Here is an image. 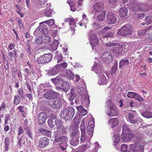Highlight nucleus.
<instances>
[{
    "mask_svg": "<svg viewBox=\"0 0 152 152\" xmlns=\"http://www.w3.org/2000/svg\"><path fill=\"white\" fill-rule=\"evenodd\" d=\"M81 124L80 126V129L81 132L80 140L82 142H84L86 141H88L92 137L94 128L92 126L90 125L87 126V134L88 135H86L85 132V122L84 120L82 121Z\"/></svg>",
    "mask_w": 152,
    "mask_h": 152,
    "instance_id": "f257e3e1",
    "label": "nucleus"
},
{
    "mask_svg": "<svg viewBox=\"0 0 152 152\" xmlns=\"http://www.w3.org/2000/svg\"><path fill=\"white\" fill-rule=\"evenodd\" d=\"M133 31L132 28L129 25L126 24L122 26L117 33L118 36L129 37L132 34Z\"/></svg>",
    "mask_w": 152,
    "mask_h": 152,
    "instance_id": "f03ea898",
    "label": "nucleus"
},
{
    "mask_svg": "<svg viewBox=\"0 0 152 152\" xmlns=\"http://www.w3.org/2000/svg\"><path fill=\"white\" fill-rule=\"evenodd\" d=\"M78 91L81 96L82 102H85L87 104L89 103V97L87 93L86 88L79 86Z\"/></svg>",
    "mask_w": 152,
    "mask_h": 152,
    "instance_id": "7ed1b4c3",
    "label": "nucleus"
},
{
    "mask_svg": "<svg viewBox=\"0 0 152 152\" xmlns=\"http://www.w3.org/2000/svg\"><path fill=\"white\" fill-rule=\"evenodd\" d=\"M52 58V55L51 54H45L37 58V62L39 64H44L50 62L51 61Z\"/></svg>",
    "mask_w": 152,
    "mask_h": 152,
    "instance_id": "20e7f679",
    "label": "nucleus"
},
{
    "mask_svg": "<svg viewBox=\"0 0 152 152\" xmlns=\"http://www.w3.org/2000/svg\"><path fill=\"white\" fill-rule=\"evenodd\" d=\"M129 3H128V6L130 10L134 12L139 11V2L136 0H129Z\"/></svg>",
    "mask_w": 152,
    "mask_h": 152,
    "instance_id": "39448f33",
    "label": "nucleus"
},
{
    "mask_svg": "<svg viewBox=\"0 0 152 152\" xmlns=\"http://www.w3.org/2000/svg\"><path fill=\"white\" fill-rule=\"evenodd\" d=\"M53 83L56 85H61V87L60 89L62 91H64L65 93L66 92V84L61 78L56 77L52 79Z\"/></svg>",
    "mask_w": 152,
    "mask_h": 152,
    "instance_id": "423d86ee",
    "label": "nucleus"
},
{
    "mask_svg": "<svg viewBox=\"0 0 152 152\" xmlns=\"http://www.w3.org/2000/svg\"><path fill=\"white\" fill-rule=\"evenodd\" d=\"M48 31L46 25L41 24L35 30L34 32V34L37 33V32L40 34H46L48 33Z\"/></svg>",
    "mask_w": 152,
    "mask_h": 152,
    "instance_id": "0eeeda50",
    "label": "nucleus"
},
{
    "mask_svg": "<svg viewBox=\"0 0 152 152\" xmlns=\"http://www.w3.org/2000/svg\"><path fill=\"white\" fill-rule=\"evenodd\" d=\"M107 21L109 24L115 23L117 20L115 14L112 12H109L106 15Z\"/></svg>",
    "mask_w": 152,
    "mask_h": 152,
    "instance_id": "6e6552de",
    "label": "nucleus"
},
{
    "mask_svg": "<svg viewBox=\"0 0 152 152\" xmlns=\"http://www.w3.org/2000/svg\"><path fill=\"white\" fill-rule=\"evenodd\" d=\"M77 131L75 130L72 132V138L70 141V144L73 146L77 145L79 143V136Z\"/></svg>",
    "mask_w": 152,
    "mask_h": 152,
    "instance_id": "1a4fd4ad",
    "label": "nucleus"
},
{
    "mask_svg": "<svg viewBox=\"0 0 152 152\" xmlns=\"http://www.w3.org/2000/svg\"><path fill=\"white\" fill-rule=\"evenodd\" d=\"M48 104L53 108H58L62 106V103L61 100L57 99L55 100L49 101L48 102Z\"/></svg>",
    "mask_w": 152,
    "mask_h": 152,
    "instance_id": "9d476101",
    "label": "nucleus"
},
{
    "mask_svg": "<svg viewBox=\"0 0 152 152\" xmlns=\"http://www.w3.org/2000/svg\"><path fill=\"white\" fill-rule=\"evenodd\" d=\"M90 35V37L89 39L90 40V43L91 45L93 47H95L99 45V41L98 38L96 35L95 34H89Z\"/></svg>",
    "mask_w": 152,
    "mask_h": 152,
    "instance_id": "9b49d317",
    "label": "nucleus"
},
{
    "mask_svg": "<svg viewBox=\"0 0 152 152\" xmlns=\"http://www.w3.org/2000/svg\"><path fill=\"white\" fill-rule=\"evenodd\" d=\"M113 59L111 53L109 52L104 53L102 56V60L104 63L109 64L111 62Z\"/></svg>",
    "mask_w": 152,
    "mask_h": 152,
    "instance_id": "f8f14e48",
    "label": "nucleus"
},
{
    "mask_svg": "<svg viewBox=\"0 0 152 152\" xmlns=\"http://www.w3.org/2000/svg\"><path fill=\"white\" fill-rule=\"evenodd\" d=\"M124 45H118L113 47L112 50L116 54H121L124 50Z\"/></svg>",
    "mask_w": 152,
    "mask_h": 152,
    "instance_id": "ddd939ff",
    "label": "nucleus"
},
{
    "mask_svg": "<svg viewBox=\"0 0 152 152\" xmlns=\"http://www.w3.org/2000/svg\"><path fill=\"white\" fill-rule=\"evenodd\" d=\"M107 114L110 116H114L118 114V108L116 106L111 107L110 110L107 113Z\"/></svg>",
    "mask_w": 152,
    "mask_h": 152,
    "instance_id": "4468645a",
    "label": "nucleus"
},
{
    "mask_svg": "<svg viewBox=\"0 0 152 152\" xmlns=\"http://www.w3.org/2000/svg\"><path fill=\"white\" fill-rule=\"evenodd\" d=\"M38 143V146L41 148H43L48 145L49 143V140L44 137L39 140Z\"/></svg>",
    "mask_w": 152,
    "mask_h": 152,
    "instance_id": "2eb2a0df",
    "label": "nucleus"
},
{
    "mask_svg": "<svg viewBox=\"0 0 152 152\" xmlns=\"http://www.w3.org/2000/svg\"><path fill=\"white\" fill-rule=\"evenodd\" d=\"M48 118L47 114L44 112L40 113L38 115V119L40 124H42Z\"/></svg>",
    "mask_w": 152,
    "mask_h": 152,
    "instance_id": "dca6fc26",
    "label": "nucleus"
},
{
    "mask_svg": "<svg viewBox=\"0 0 152 152\" xmlns=\"http://www.w3.org/2000/svg\"><path fill=\"white\" fill-rule=\"evenodd\" d=\"M134 136V135L132 133L131 131L128 132L122 133L121 138L124 142H127L129 140L132 138Z\"/></svg>",
    "mask_w": 152,
    "mask_h": 152,
    "instance_id": "f3484780",
    "label": "nucleus"
},
{
    "mask_svg": "<svg viewBox=\"0 0 152 152\" xmlns=\"http://www.w3.org/2000/svg\"><path fill=\"white\" fill-rule=\"evenodd\" d=\"M57 96V94L53 91L46 92L43 95L44 97L47 99L56 98Z\"/></svg>",
    "mask_w": 152,
    "mask_h": 152,
    "instance_id": "a211bd4d",
    "label": "nucleus"
},
{
    "mask_svg": "<svg viewBox=\"0 0 152 152\" xmlns=\"http://www.w3.org/2000/svg\"><path fill=\"white\" fill-rule=\"evenodd\" d=\"M102 67L101 65L95 63L94 65L92 68V70H94L95 72L97 74H100L102 73Z\"/></svg>",
    "mask_w": 152,
    "mask_h": 152,
    "instance_id": "6ab92c4d",
    "label": "nucleus"
},
{
    "mask_svg": "<svg viewBox=\"0 0 152 152\" xmlns=\"http://www.w3.org/2000/svg\"><path fill=\"white\" fill-rule=\"evenodd\" d=\"M107 82V79L106 78L105 75L103 73H101L100 74L99 77L98 83L99 85L106 84Z\"/></svg>",
    "mask_w": 152,
    "mask_h": 152,
    "instance_id": "aec40b11",
    "label": "nucleus"
},
{
    "mask_svg": "<svg viewBox=\"0 0 152 152\" xmlns=\"http://www.w3.org/2000/svg\"><path fill=\"white\" fill-rule=\"evenodd\" d=\"M104 3L102 2H99L96 3L94 6L93 8L94 10L99 12L102 10L104 6Z\"/></svg>",
    "mask_w": 152,
    "mask_h": 152,
    "instance_id": "412c9836",
    "label": "nucleus"
},
{
    "mask_svg": "<svg viewBox=\"0 0 152 152\" xmlns=\"http://www.w3.org/2000/svg\"><path fill=\"white\" fill-rule=\"evenodd\" d=\"M151 27H148L144 29L140 30L137 31V35L140 37H142L145 34H148L150 31Z\"/></svg>",
    "mask_w": 152,
    "mask_h": 152,
    "instance_id": "4be33fe9",
    "label": "nucleus"
},
{
    "mask_svg": "<svg viewBox=\"0 0 152 152\" xmlns=\"http://www.w3.org/2000/svg\"><path fill=\"white\" fill-rule=\"evenodd\" d=\"M127 12V9L125 7L123 8H121L118 11V15L120 17H124L126 15Z\"/></svg>",
    "mask_w": 152,
    "mask_h": 152,
    "instance_id": "5701e85b",
    "label": "nucleus"
},
{
    "mask_svg": "<svg viewBox=\"0 0 152 152\" xmlns=\"http://www.w3.org/2000/svg\"><path fill=\"white\" fill-rule=\"evenodd\" d=\"M139 10L145 12L149 9V5L147 3H141L139 2Z\"/></svg>",
    "mask_w": 152,
    "mask_h": 152,
    "instance_id": "b1692460",
    "label": "nucleus"
},
{
    "mask_svg": "<svg viewBox=\"0 0 152 152\" xmlns=\"http://www.w3.org/2000/svg\"><path fill=\"white\" fill-rule=\"evenodd\" d=\"M74 113V109L72 107H70L67 108V116H68V119L72 118Z\"/></svg>",
    "mask_w": 152,
    "mask_h": 152,
    "instance_id": "393cba45",
    "label": "nucleus"
},
{
    "mask_svg": "<svg viewBox=\"0 0 152 152\" xmlns=\"http://www.w3.org/2000/svg\"><path fill=\"white\" fill-rule=\"evenodd\" d=\"M51 118L49 119L48 121V123L49 126L51 128L55 126V125L53 124L54 122L55 121V119L56 118V117L54 115H51Z\"/></svg>",
    "mask_w": 152,
    "mask_h": 152,
    "instance_id": "a878e982",
    "label": "nucleus"
},
{
    "mask_svg": "<svg viewBox=\"0 0 152 152\" xmlns=\"http://www.w3.org/2000/svg\"><path fill=\"white\" fill-rule=\"evenodd\" d=\"M119 121L116 118H111L109 121L108 124H110L112 127L116 126L119 123Z\"/></svg>",
    "mask_w": 152,
    "mask_h": 152,
    "instance_id": "bb28decb",
    "label": "nucleus"
},
{
    "mask_svg": "<svg viewBox=\"0 0 152 152\" xmlns=\"http://www.w3.org/2000/svg\"><path fill=\"white\" fill-rule=\"evenodd\" d=\"M55 59L57 60V62L58 63L63 61V59L61 54L58 51L55 53Z\"/></svg>",
    "mask_w": 152,
    "mask_h": 152,
    "instance_id": "cd10ccee",
    "label": "nucleus"
},
{
    "mask_svg": "<svg viewBox=\"0 0 152 152\" xmlns=\"http://www.w3.org/2000/svg\"><path fill=\"white\" fill-rule=\"evenodd\" d=\"M89 147L88 144H86L85 145H82L78 147L77 149L79 152H84Z\"/></svg>",
    "mask_w": 152,
    "mask_h": 152,
    "instance_id": "c85d7f7f",
    "label": "nucleus"
},
{
    "mask_svg": "<svg viewBox=\"0 0 152 152\" xmlns=\"http://www.w3.org/2000/svg\"><path fill=\"white\" fill-rule=\"evenodd\" d=\"M58 44V41L55 39L53 43L50 45L49 48L53 50H55L57 48Z\"/></svg>",
    "mask_w": 152,
    "mask_h": 152,
    "instance_id": "c756f323",
    "label": "nucleus"
},
{
    "mask_svg": "<svg viewBox=\"0 0 152 152\" xmlns=\"http://www.w3.org/2000/svg\"><path fill=\"white\" fill-rule=\"evenodd\" d=\"M137 147V145L136 144H132L129 145V149L127 152H137L136 149Z\"/></svg>",
    "mask_w": 152,
    "mask_h": 152,
    "instance_id": "7c9ffc66",
    "label": "nucleus"
},
{
    "mask_svg": "<svg viewBox=\"0 0 152 152\" xmlns=\"http://www.w3.org/2000/svg\"><path fill=\"white\" fill-rule=\"evenodd\" d=\"M42 42L43 43H48L51 41V39L50 36H42Z\"/></svg>",
    "mask_w": 152,
    "mask_h": 152,
    "instance_id": "2f4dec72",
    "label": "nucleus"
},
{
    "mask_svg": "<svg viewBox=\"0 0 152 152\" xmlns=\"http://www.w3.org/2000/svg\"><path fill=\"white\" fill-rule=\"evenodd\" d=\"M134 115L133 114L129 113L128 114V118L129 121L132 124L136 123L137 122V119H133Z\"/></svg>",
    "mask_w": 152,
    "mask_h": 152,
    "instance_id": "473e14b6",
    "label": "nucleus"
},
{
    "mask_svg": "<svg viewBox=\"0 0 152 152\" xmlns=\"http://www.w3.org/2000/svg\"><path fill=\"white\" fill-rule=\"evenodd\" d=\"M75 89L74 88H72L71 89L70 92V94L69 98V99L70 101H72L73 100L74 98L75 97Z\"/></svg>",
    "mask_w": 152,
    "mask_h": 152,
    "instance_id": "72a5a7b5",
    "label": "nucleus"
},
{
    "mask_svg": "<svg viewBox=\"0 0 152 152\" xmlns=\"http://www.w3.org/2000/svg\"><path fill=\"white\" fill-rule=\"evenodd\" d=\"M129 64L128 59H124L121 60L119 62V68H122V66L124 65H127Z\"/></svg>",
    "mask_w": 152,
    "mask_h": 152,
    "instance_id": "f704fd0d",
    "label": "nucleus"
},
{
    "mask_svg": "<svg viewBox=\"0 0 152 152\" xmlns=\"http://www.w3.org/2000/svg\"><path fill=\"white\" fill-rule=\"evenodd\" d=\"M55 124L57 129H60L63 127L61 121L59 120H55Z\"/></svg>",
    "mask_w": 152,
    "mask_h": 152,
    "instance_id": "c9c22d12",
    "label": "nucleus"
},
{
    "mask_svg": "<svg viewBox=\"0 0 152 152\" xmlns=\"http://www.w3.org/2000/svg\"><path fill=\"white\" fill-rule=\"evenodd\" d=\"M114 140V142L115 145H117L119 142V138L118 135L117 134H115L113 136Z\"/></svg>",
    "mask_w": 152,
    "mask_h": 152,
    "instance_id": "e433bc0d",
    "label": "nucleus"
},
{
    "mask_svg": "<svg viewBox=\"0 0 152 152\" xmlns=\"http://www.w3.org/2000/svg\"><path fill=\"white\" fill-rule=\"evenodd\" d=\"M142 115L143 116L146 118H150L152 117V113L150 112H145Z\"/></svg>",
    "mask_w": 152,
    "mask_h": 152,
    "instance_id": "4c0bfd02",
    "label": "nucleus"
},
{
    "mask_svg": "<svg viewBox=\"0 0 152 152\" xmlns=\"http://www.w3.org/2000/svg\"><path fill=\"white\" fill-rule=\"evenodd\" d=\"M68 4L70 7L71 10L72 11H75L76 9L74 6V2L72 1H70L68 2Z\"/></svg>",
    "mask_w": 152,
    "mask_h": 152,
    "instance_id": "58836bf2",
    "label": "nucleus"
},
{
    "mask_svg": "<svg viewBox=\"0 0 152 152\" xmlns=\"http://www.w3.org/2000/svg\"><path fill=\"white\" fill-rule=\"evenodd\" d=\"M61 116L62 118L66 121V110L65 109L61 111Z\"/></svg>",
    "mask_w": 152,
    "mask_h": 152,
    "instance_id": "ea45409f",
    "label": "nucleus"
},
{
    "mask_svg": "<svg viewBox=\"0 0 152 152\" xmlns=\"http://www.w3.org/2000/svg\"><path fill=\"white\" fill-rule=\"evenodd\" d=\"M117 62H116L115 63L113 66L112 67V69L111 72H110L111 74L112 75L115 73L117 69Z\"/></svg>",
    "mask_w": 152,
    "mask_h": 152,
    "instance_id": "a19ab883",
    "label": "nucleus"
},
{
    "mask_svg": "<svg viewBox=\"0 0 152 152\" xmlns=\"http://www.w3.org/2000/svg\"><path fill=\"white\" fill-rule=\"evenodd\" d=\"M105 11H103L102 14H100L98 16V20L100 21L103 20L105 18Z\"/></svg>",
    "mask_w": 152,
    "mask_h": 152,
    "instance_id": "79ce46f5",
    "label": "nucleus"
},
{
    "mask_svg": "<svg viewBox=\"0 0 152 152\" xmlns=\"http://www.w3.org/2000/svg\"><path fill=\"white\" fill-rule=\"evenodd\" d=\"M145 21L147 23V25L152 23V16H147L145 18Z\"/></svg>",
    "mask_w": 152,
    "mask_h": 152,
    "instance_id": "37998d69",
    "label": "nucleus"
},
{
    "mask_svg": "<svg viewBox=\"0 0 152 152\" xmlns=\"http://www.w3.org/2000/svg\"><path fill=\"white\" fill-rule=\"evenodd\" d=\"M122 128V133L128 132L129 131H131L127 126L125 124L123 125Z\"/></svg>",
    "mask_w": 152,
    "mask_h": 152,
    "instance_id": "c03bdc74",
    "label": "nucleus"
},
{
    "mask_svg": "<svg viewBox=\"0 0 152 152\" xmlns=\"http://www.w3.org/2000/svg\"><path fill=\"white\" fill-rule=\"evenodd\" d=\"M26 131L28 135L31 140H33V134L30 129L28 128H26Z\"/></svg>",
    "mask_w": 152,
    "mask_h": 152,
    "instance_id": "a18cd8bd",
    "label": "nucleus"
},
{
    "mask_svg": "<svg viewBox=\"0 0 152 152\" xmlns=\"http://www.w3.org/2000/svg\"><path fill=\"white\" fill-rule=\"evenodd\" d=\"M74 77V75L71 71L69 69L67 70V78H69L71 79H72Z\"/></svg>",
    "mask_w": 152,
    "mask_h": 152,
    "instance_id": "49530a36",
    "label": "nucleus"
},
{
    "mask_svg": "<svg viewBox=\"0 0 152 152\" xmlns=\"http://www.w3.org/2000/svg\"><path fill=\"white\" fill-rule=\"evenodd\" d=\"M114 36L112 32H107L103 34V37H112Z\"/></svg>",
    "mask_w": 152,
    "mask_h": 152,
    "instance_id": "de8ad7c7",
    "label": "nucleus"
},
{
    "mask_svg": "<svg viewBox=\"0 0 152 152\" xmlns=\"http://www.w3.org/2000/svg\"><path fill=\"white\" fill-rule=\"evenodd\" d=\"M128 146L125 144H123L121 145V149L122 152H127Z\"/></svg>",
    "mask_w": 152,
    "mask_h": 152,
    "instance_id": "09e8293b",
    "label": "nucleus"
},
{
    "mask_svg": "<svg viewBox=\"0 0 152 152\" xmlns=\"http://www.w3.org/2000/svg\"><path fill=\"white\" fill-rule=\"evenodd\" d=\"M52 11L51 9H48L45 10V16L49 17L51 16Z\"/></svg>",
    "mask_w": 152,
    "mask_h": 152,
    "instance_id": "8fccbe9b",
    "label": "nucleus"
},
{
    "mask_svg": "<svg viewBox=\"0 0 152 152\" xmlns=\"http://www.w3.org/2000/svg\"><path fill=\"white\" fill-rule=\"evenodd\" d=\"M55 21L53 19H51L49 20H48L44 22V23H45L47 24H48V26H52L55 23Z\"/></svg>",
    "mask_w": 152,
    "mask_h": 152,
    "instance_id": "3c124183",
    "label": "nucleus"
},
{
    "mask_svg": "<svg viewBox=\"0 0 152 152\" xmlns=\"http://www.w3.org/2000/svg\"><path fill=\"white\" fill-rule=\"evenodd\" d=\"M35 41L37 44L38 45H42L43 44L42 36L36 38Z\"/></svg>",
    "mask_w": 152,
    "mask_h": 152,
    "instance_id": "603ef678",
    "label": "nucleus"
},
{
    "mask_svg": "<svg viewBox=\"0 0 152 152\" xmlns=\"http://www.w3.org/2000/svg\"><path fill=\"white\" fill-rule=\"evenodd\" d=\"M20 102V98L18 95L15 96L14 97V102L16 104H18Z\"/></svg>",
    "mask_w": 152,
    "mask_h": 152,
    "instance_id": "864d4df0",
    "label": "nucleus"
},
{
    "mask_svg": "<svg viewBox=\"0 0 152 152\" xmlns=\"http://www.w3.org/2000/svg\"><path fill=\"white\" fill-rule=\"evenodd\" d=\"M135 93L133 92H129L127 95L128 97L130 98H134Z\"/></svg>",
    "mask_w": 152,
    "mask_h": 152,
    "instance_id": "5fc2aeb1",
    "label": "nucleus"
},
{
    "mask_svg": "<svg viewBox=\"0 0 152 152\" xmlns=\"http://www.w3.org/2000/svg\"><path fill=\"white\" fill-rule=\"evenodd\" d=\"M134 98L136 99V100L140 101H143L142 98L140 95L136 94V93L135 94Z\"/></svg>",
    "mask_w": 152,
    "mask_h": 152,
    "instance_id": "6e6d98bb",
    "label": "nucleus"
},
{
    "mask_svg": "<svg viewBox=\"0 0 152 152\" xmlns=\"http://www.w3.org/2000/svg\"><path fill=\"white\" fill-rule=\"evenodd\" d=\"M57 73V72L55 69H51L49 72V75H55Z\"/></svg>",
    "mask_w": 152,
    "mask_h": 152,
    "instance_id": "4d7b16f0",
    "label": "nucleus"
},
{
    "mask_svg": "<svg viewBox=\"0 0 152 152\" xmlns=\"http://www.w3.org/2000/svg\"><path fill=\"white\" fill-rule=\"evenodd\" d=\"M92 26L93 28L96 29H99L101 28V25L98 23H94Z\"/></svg>",
    "mask_w": 152,
    "mask_h": 152,
    "instance_id": "13d9d810",
    "label": "nucleus"
},
{
    "mask_svg": "<svg viewBox=\"0 0 152 152\" xmlns=\"http://www.w3.org/2000/svg\"><path fill=\"white\" fill-rule=\"evenodd\" d=\"M18 91L20 97H22L24 94L23 89L22 88L19 89L18 90Z\"/></svg>",
    "mask_w": 152,
    "mask_h": 152,
    "instance_id": "bf43d9fd",
    "label": "nucleus"
},
{
    "mask_svg": "<svg viewBox=\"0 0 152 152\" xmlns=\"http://www.w3.org/2000/svg\"><path fill=\"white\" fill-rule=\"evenodd\" d=\"M74 20L73 19L67 18V22H68L70 26H74Z\"/></svg>",
    "mask_w": 152,
    "mask_h": 152,
    "instance_id": "052dcab7",
    "label": "nucleus"
},
{
    "mask_svg": "<svg viewBox=\"0 0 152 152\" xmlns=\"http://www.w3.org/2000/svg\"><path fill=\"white\" fill-rule=\"evenodd\" d=\"M107 103L108 106H109L110 108L111 107L115 106L112 103L111 100L110 99L107 101Z\"/></svg>",
    "mask_w": 152,
    "mask_h": 152,
    "instance_id": "680f3d73",
    "label": "nucleus"
},
{
    "mask_svg": "<svg viewBox=\"0 0 152 152\" xmlns=\"http://www.w3.org/2000/svg\"><path fill=\"white\" fill-rule=\"evenodd\" d=\"M144 146L142 145H140L138 147L137 152H143Z\"/></svg>",
    "mask_w": 152,
    "mask_h": 152,
    "instance_id": "e2e57ef3",
    "label": "nucleus"
},
{
    "mask_svg": "<svg viewBox=\"0 0 152 152\" xmlns=\"http://www.w3.org/2000/svg\"><path fill=\"white\" fill-rule=\"evenodd\" d=\"M110 28H109L108 27H106L103 28L102 30V32L104 34L106 33V32H108V30Z\"/></svg>",
    "mask_w": 152,
    "mask_h": 152,
    "instance_id": "0e129e2a",
    "label": "nucleus"
},
{
    "mask_svg": "<svg viewBox=\"0 0 152 152\" xmlns=\"http://www.w3.org/2000/svg\"><path fill=\"white\" fill-rule=\"evenodd\" d=\"M18 135H20V134L23 133L24 132V131L21 126H20L18 128Z\"/></svg>",
    "mask_w": 152,
    "mask_h": 152,
    "instance_id": "69168bd1",
    "label": "nucleus"
},
{
    "mask_svg": "<svg viewBox=\"0 0 152 152\" xmlns=\"http://www.w3.org/2000/svg\"><path fill=\"white\" fill-rule=\"evenodd\" d=\"M9 58L10 59V60L11 61H12L13 60L14 57L13 56V53L12 52H10L9 53Z\"/></svg>",
    "mask_w": 152,
    "mask_h": 152,
    "instance_id": "338daca9",
    "label": "nucleus"
},
{
    "mask_svg": "<svg viewBox=\"0 0 152 152\" xmlns=\"http://www.w3.org/2000/svg\"><path fill=\"white\" fill-rule=\"evenodd\" d=\"M46 1L47 0H37V3L41 5L46 2Z\"/></svg>",
    "mask_w": 152,
    "mask_h": 152,
    "instance_id": "774afa93",
    "label": "nucleus"
}]
</instances>
